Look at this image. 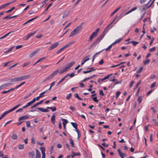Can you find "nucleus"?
<instances>
[{
	"mask_svg": "<svg viewBox=\"0 0 158 158\" xmlns=\"http://www.w3.org/2000/svg\"><path fill=\"white\" fill-rule=\"evenodd\" d=\"M36 154L35 158H41V154L37 149H36Z\"/></svg>",
	"mask_w": 158,
	"mask_h": 158,
	"instance_id": "nucleus-18",
	"label": "nucleus"
},
{
	"mask_svg": "<svg viewBox=\"0 0 158 158\" xmlns=\"http://www.w3.org/2000/svg\"><path fill=\"white\" fill-rule=\"evenodd\" d=\"M13 48V47H11V48H10L7 51H5L4 53H7L8 52H9L10 51L12 50Z\"/></svg>",
	"mask_w": 158,
	"mask_h": 158,
	"instance_id": "nucleus-56",
	"label": "nucleus"
},
{
	"mask_svg": "<svg viewBox=\"0 0 158 158\" xmlns=\"http://www.w3.org/2000/svg\"><path fill=\"white\" fill-rule=\"evenodd\" d=\"M74 43L73 42H72L67 44L65 45L63 47L61 48H60L56 52V53L57 54H58L59 53L61 52L65 48L69 47L72 44Z\"/></svg>",
	"mask_w": 158,
	"mask_h": 158,
	"instance_id": "nucleus-4",
	"label": "nucleus"
},
{
	"mask_svg": "<svg viewBox=\"0 0 158 158\" xmlns=\"http://www.w3.org/2000/svg\"><path fill=\"white\" fill-rule=\"evenodd\" d=\"M143 67H141L139 68V69L136 71V73H140L143 69Z\"/></svg>",
	"mask_w": 158,
	"mask_h": 158,
	"instance_id": "nucleus-35",
	"label": "nucleus"
},
{
	"mask_svg": "<svg viewBox=\"0 0 158 158\" xmlns=\"http://www.w3.org/2000/svg\"><path fill=\"white\" fill-rule=\"evenodd\" d=\"M69 15V13L68 12H65L64 13L62 17L63 18H65L67 17Z\"/></svg>",
	"mask_w": 158,
	"mask_h": 158,
	"instance_id": "nucleus-31",
	"label": "nucleus"
},
{
	"mask_svg": "<svg viewBox=\"0 0 158 158\" xmlns=\"http://www.w3.org/2000/svg\"><path fill=\"white\" fill-rule=\"evenodd\" d=\"M18 148H19V149H23V148H24L23 144H22V145L20 144V145H19V146H18Z\"/></svg>",
	"mask_w": 158,
	"mask_h": 158,
	"instance_id": "nucleus-46",
	"label": "nucleus"
},
{
	"mask_svg": "<svg viewBox=\"0 0 158 158\" xmlns=\"http://www.w3.org/2000/svg\"><path fill=\"white\" fill-rule=\"evenodd\" d=\"M120 94V92L119 91H118L116 92V96H115V97L116 98H118V96Z\"/></svg>",
	"mask_w": 158,
	"mask_h": 158,
	"instance_id": "nucleus-50",
	"label": "nucleus"
},
{
	"mask_svg": "<svg viewBox=\"0 0 158 158\" xmlns=\"http://www.w3.org/2000/svg\"><path fill=\"white\" fill-rule=\"evenodd\" d=\"M22 111H23L22 108H19V109L18 110H17L16 111V113H17V112H22Z\"/></svg>",
	"mask_w": 158,
	"mask_h": 158,
	"instance_id": "nucleus-61",
	"label": "nucleus"
},
{
	"mask_svg": "<svg viewBox=\"0 0 158 158\" xmlns=\"http://www.w3.org/2000/svg\"><path fill=\"white\" fill-rule=\"evenodd\" d=\"M155 50H156V47H154L150 48L149 50V51L150 52H152V51H155Z\"/></svg>",
	"mask_w": 158,
	"mask_h": 158,
	"instance_id": "nucleus-48",
	"label": "nucleus"
},
{
	"mask_svg": "<svg viewBox=\"0 0 158 158\" xmlns=\"http://www.w3.org/2000/svg\"><path fill=\"white\" fill-rule=\"evenodd\" d=\"M26 125L27 127H30V123L29 121H27V122Z\"/></svg>",
	"mask_w": 158,
	"mask_h": 158,
	"instance_id": "nucleus-49",
	"label": "nucleus"
},
{
	"mask_svg": "<svg viewBox=\"0 0 158 158\" xmlns=\"http://www.w3.org/2000/svg\"><path fill=\"white\" fill-rule=\"evenodd\" d=\"M43 101H44V100H42L41 101H40L39 102H38L37 103H36L34 104L32 106H31V109H32L36 107V106H38L39 104H42V102H43Z\"/></svg>",
	"mask_w": 158,
	"mask_h": 158,
	"instance_id": "nucleus-17",
	"label": "nucleus"
},
{
	"mask_svg": "<svg viewBox=\"0 0 158 158\" xmlns=\"http://www.w3.org/2000/svg\"><path fill=\"white\" fill-rule=\"evenodd\" d=\"M62 121H63V125H66L67 123H68V121L66 119L64 118H62Z\"/></svg>",
	"mask_w": 158,
	"mask_h": 158,
	"instance_id": "nucleus-29",
	"label": "nucleus"
},
{
	"mask_svg": "<svg viewBox=\"0 0 158 158\" xmlns=\"http://www.w3.org/2000/svg\"><path fill=\"white\" fill-rule=\"evenodd\" d=\"M12 84L11 83H8L6 84H5L1 86H0V90L4 88H5L6 87L9 86V85H11Z\"/></svg>",
	"mask_w": 158,
	"mask_h": 158,
	"instance_id": "nucleus-13",
	"label": "nucleus"
},
{
	"mask_svg": "<svg viewBox=\"0 0 158 158\" xmlns=\"http://www.w3.org/2000/svg\"><path fill=\"white\" fill-rule=\"evenodd\" d=\"M39 49H37L34 52H32L29 55L30 58L34 56L39 51Z\"/></svg>",
	"mask_w": 158,
	"mask_h": 158,
	"instance_id": "nucleus-14",
	"label": "nucleus"
},
{
	"mask_svg": "<svg viewBox=\"0 0 158 158\" xmlns=\"http://www.w3.org/2000/svg\"><path fill=\"white\" fill-rule=\"evenodd\" d=\"M59 44V43L58 42H56L55 43L51 45L48 48V49L49 50H52L53 49L57 47Z\"/></svg>",
	"mask_w": 158,
	"mask_h": 158,
	"instance_id": "nucleus-7",
	"label": "nucleus"
},
{
	"mask_svg": "<svg viewBox=\"0 0 158 158\" xmlns=\"http://www.w3.org/2000/svg\"><path fill=\"white\" fill-rule=\"evenodd\" d=\"M10 113L9 112V111H8V110H7L6 112H5L1 116V117H0V120L2 118H3V117H4L7 114H8V113Z\"/></svg>",
	"mask_w": 158,
	"mask_h": 158,
	"instance_id": "nucleus-25",
	"label": "nucleus"
},
{
	"mask_svg": "<svg viewBox=\"0 0 158 158\" xmlns=\"http://www.w3.org/2000/svg\"><path fill=\"white\" fill-rule=\"evenodd\" d=\"M36 109L42 112H48L49 111L47 109H44L41 107H38Z\"/></svg>",
	"mask_w": 158,
	"mask_h": 158,
	"instance_id": "nucleus-15",
	"label": "nucleus"
},
{
	"mask_svg": "<svg viewBox=\"0 0 158 158\" xmlns=\"http://www.w3.org/2000/svg\"><path fill=\"white\" fill-rule=\"evenodd\" d=\"M156 28L155 27H153L151 29V33H153L155 31H156Z\"/></svg>",
	"mask_w": 158,
	"mask_h": 158,
	"instance_id": "nucleus-60",
	"label": "nucleus"
},
{
	"mask_svg": "<svg viewBox=\"0 0 158 158\" xmlns=\"http://www.w3.org/2000/svg\"><path fill=\"white\" fill-rule=\"evenodd\" d=\"M104 63V61L103 59H102L99 62V64L100 65Z\"/></svg>",
	"mask_w": 158,
	"mask_h": 158,
	"instance_id": "nucleus-64",
	"label": "nucleus"
},
{
	"mask_svg": "<svg viewBox=\"0 0 158 158\" xmlns=\"http://www.w3.org/2000/svg\"><path fill=\"white\" fill-rule=\"evenodd\" d=\"M10 80V81L12 82H15L18 81L17 77L11 79Z\"/></svg>",
	"mask_w": 158,
	"mask_h": 158,
	"instance_id": "nucleus-36",
	"label": "nucleus"
},
{
	"mask_svg": "<svg viewBox=\"0 0 158 158\" xmlns=\"http://www.w3.org/2000/svg\"><path fill=\"white\" fill-rule=\"evenodd\" d=\"M52 3H51L48 5V7H47L46 10V11H47L48 10L49 8H50L52 5Z\"/></svg>",
	"mask_w": 158,
	"mask_h": 158,
	"instance_id": "nucleus-58",
	"label": "nucleus"
},
{
	"mask_svg": "<svg viewBox=\"0 0 158 158\" xmlns=\"http://www.w3.org/2000/svg\"><path fill=\"white\" fill-rule=\"evenodd\" d=\"M103 50H101V51L99 52H97L94 55V56H93V57H92V62H93L94 61V60L95 59V58L96 57V56L97 55H98V54H99V53H100L101 52L103 51Z\"/></svg>",
	"mask_w": 158,
	"mask_h": 158,
	"instance_id": "nucleus-24",
	"label": "nucleus"
},
{
	"mask_svg": "<svg viewBox=\"0 0 158 158\" xmlns=\"http://www.w3.org/2000/svg\"><path fill=\"white\" fill-rule=\"evenodd\" d=\"M55 115L54 114H53L51 117V121L52 123L54 125L55 124Z\"/></svg>",
	"mask_w": 158,
	"mask_h": 158,
	"instance_id": "nucleus-21",
	"label": "nucleus"
},
{
	"mask_svg": "<svg viewBox=\"0 0 158 158\" xmlns=\"http://www.w3.org/2000/svg\"><path fill=\"white\" fill-rule=\"evenodd\" d=\"M112 47V45H110L109 46V47L107 48H106V50L107 51H110Z\"/></svg>",
	"mask_w": 158,
	"mask_h": 158,
	"instance_id": "nucleus-53",
	"label": "nucleus"
},
{
	"mask_svg": "<svg viewBox=\"0 0 158 158\" xmlns=\"http://www.w3.org/2000/svg\"><path fill=\"white\" fill-rule=\"evenodd\" d=\"M90 55H89L88 56L85 57L82 60H84L85 62H86L90 60V58H88V57H90Z\"/></svg>",
	"mask_w": 158,
	"mask_h": 158,
	"instance_id": "nucleus-30",
	"label": "nucleus"
},
{
	"mask_svg": "<svg viewBox=\"0 0 158 158\" xmlns=\"http://www.w3.org/2000/svg\"><path fill=\"white\" fill-rule=\"evenodd\" d=\"M47 91V90H46L44 91L42 93H41L40 94V97H43V94H44Z\"/></svg>",
	"mask_w": 158,
	"mask_h": 158,
	"instance_id": "nucleus-52",
	"label": "nucleus"
},
{
	"mask_svg": "<svg viewBox=\"0 0 158 158\" xmlns=\"http://www.w3.org/2000/svg\"><path fill=\"white\" fill-rule=\"evenodd\" d=\"M102 145L104 146L107 147H108L109 145L108 144H106V143H103L102 144Z\"/></svg>",
	"mask_w": 158,
	"mask_h": 158,
	"instance_id": "nucleus-63",
	"label": "nucleus"
},
{
	"mask_svg": "<svg viewBox=\"0 0 158 158\" xmlns=\"http://www.w3.org/2000/svg\"><path fill=\"white\" fill-rule=\"evenodd\" d=\"M121 7L120 6L118 7L117 8L115 9L110 15V16H112L117 11H118L119 10Z\"/></svg>",
	"mask_w": 158,
	"mask_h": 158,
	"instance_id": "nucleus-22",
	"label": "nucleus"
},
{
	"mask_svg": "<svg viewBox=\"0 0 158 158\" xmlns=\"http://www.w3.org/2000/svg\"><path fill=\"white\" fill-rule=\"evenodd\" d=\"M150 60L149 59H146L145 60L143 61V63L145 65H146L148 64Z\"/></svg>",
	"mask_w": 158,
	"mask_h": 158,
	"instance_id": "nucleus-40",
	"label": "nucleus"
},
{
	"mask_svg": "<svg viewBox=\"0 0 158 158\" xmlns=\"http://www.w3.org/2000/svg\"><path fill=\"white\" fill-rule=\"evenodd\" d=\"M99 30L100 29L99 28L95 30V31L92 33L89 39V42L91 41L94 38L96 37L97 36Z\"/></svg>",
	"mask_w": 158,
	"mask_h": 158,
	"instance_id": "nucleus-3",
	"label": "nucleus"
},
{
	"mask_svg": "<svg viewBox=\"0 0 158 158\" xmlns=\"http://www.w3.org/2000/svg\"><path fill=\"white\" fill-rule=\"evenodd\" d=\"M71 96L72 94L71 93H70L69 94L67 95L66 98V99L67 100L69 99L71 97Z\"/></svg>",
	"mask_w": 158,
	"mask_h": 158,
	"instance_id": "nucleus-45",
	"label": "nucleus"
},
{
	"mask_svg": "<svg viewBox=\"0 0 158 158\" xmlns=\"http://www.w3.org/2000/svg\"><path fill=\"white\" fill-rule=\"evenodd\" d=\"M69 140L71 146L73 147V148H75V147L74 146V143L73 140L72 139L70 138Z\"/></svg>",
	"mask_w": 158,
	"mask_h": 158,
	"instance_id": "nucleus-27",
	"label": "nucleus"
},
{
	"mask_svg": "<svg viewBox=\"0 0 158 158\" xmlns=\"http://www.w3.org/2000/svg\"><path fill=\"white\" fill-rule=\"evenodd\" d=\"M141 80H140V81L137 82L136 85H135L134 89H135L138 87V86L141 84Z\"/></svg>",
	"mask_w": 158,
	"mask_h": 158,
	"instance_id": "nucleus-37",
	"label": "nucleus"
},
{
	"mask_svg": "<svg viewBox=\"0 0 158 158\" xmlns=\"http://www.w3.org/2000/svg\"><path fill=\"white\" fill-rule=\"evenodd\" d=\"M76 34H77V33L75 32V31L73 30L71 32L69 37H71Z\"/></svg>",
	"mask_w": 158,
	"mask_h": 158,
	"instance_id": "nucleus-33",
	"label": "nucleus"
},
{
	"mask_svg": "<svg viewBox=\"0 0 158 158\" xmlns=\"http://www.w3.org/2000/svg\"><path fill=\"white\" fill-rule=\"evenodd\" d=\"M81 26H79L76 28L74 30L75 31V32L77 33V34L80 32V31L81 30Z\"/></svg>",
	"mask_w": 158,
	"mask_h": 158,
	"instance_id": "nucleus-12",
	"label": "nucleus"
},
{
	"mask_svg": "<svg viewBox=\"0 0 158 158\" xmlns=\"http://www.w3.org/2000/svg\"><path fill=\"white\" fill-rule=\"evenodd\" d=\"M110 25H109V24L106 27V28L104 30V31L102 32V34H104V36L105 35L106 33L107 32V31L110 29L111 28H112L113 26H111L110 27Z\"/></svg>",
	"mask_w": 158,
	"mask_h": 158,
	"instance_id": "nucleus-10",
	"label": "nucleus"
},
{
	"mask_svg": "<svg viewBox=\"0 0 158 158\" xmlns=\"http://www.w3.org/2000/svg\"><path fill=\"white\" fill-rule=\"evenodd\" d=\"M18 81L27 79L30 77V75H27L23 76L20 77H17Z\"/></svg>",
	"mask_w": 158,
	"mask_h": 158,
	"instance_id": "nucleus-6",
	"label": "nucleus"
},
{
	"mask_svg": "<svg viewBox=\"0 0 158 158\" xmlns=\"http://www.w3.org/2000/svg\"><path fill=\"white\" fill-rule=\"evenodd\" d=\"M72 154L74 155V156H80L81 155V153H75L73 151H72Z\"/></svg>",
	"mask_w": 158,
	"mask_h": 158,
	"instance_id": "nucleus-39",
	"label": "nucleus"
},
{
	"mask_svg": "<svg viewBox=\"0 0 158 158\" xmlns=\"http://www.w3.org/2000/svg\"><path fill=\"white\" fill-rule=\"evenodd\" d=\"M99 94L102 96H104V94L103 93L102 90H99Z\"/></svg>",
	"mask_w": 158,
	"mask_h": 158,
	"instance_id": "nucleus-47",
	"label": "nucleus"
},
{
	"mask_svg": "<svg viewBox=\"0 0 158 158\" xmlns=\"http://www.w3.org/2000/svg\"><path fill=\"white\" fill-rule=\"evenodd\" d=\"M110 25H109V24L106 27V28L104 30V31L102 32V34H104V36L105 35L106 33L107 32V31L110 29L111 28H112L113 26H111L110 27Z\"/></svg>",
	"mask_w": 158,
	"mask_h": 158,
	"instance_id": "nucleus-9",
	"label": "nucleus"
},
{
	"mask_svg": "<svg viewBox=\"0 0 158 158\" xmlns=\"http://www.w3.org/2000/svg\"><path fill=\"white\" fill-rule=\"evenodd\" d=\"M74 64L75 62L74 61H72L70 63H69L68 65L66 66L64 69L59 72V74L61 75L64 73L65 72L67 71L68 70L70 69V68Z\"/></svg>",
	"mask_w": 158,
	"mask_h": 158,
	"instance_id": "nucleus-1",
	"label": "nucleus"
},
{
	"mask_svg": "<svg viewBox=\"0 0 158 158\" xmlns=\"http://www.w3.org/2000/svg\"><path fill=\"white\" fill-rule=\"evenodd\" d=\"M29 155L32 158H34L35 156V153L34 151H32L29 152Z\"/></svg>",
	"mask_w": 158,
	"mask_h": 158,
	"instance_id": "nucleus-23",
	"label": "nucleus"
},
{
	"mask_svg": "<svg viewBox=\"0 0 158 158\" xmlns=\"http://www.w3.org/2000/svg\"><path fill=\"white\" fill-rule=\"evenodd\" d=\"M112 75V74H109V75H108L107 76L105 77L104 78V79H105V80H106V79H108V78H109V77H110V76Z\"/></svg>",
	"mask_w": 158,
	"mask_h": 158,
	"instance_id": "nucleus-54",
	"label": "nucleus"
},
{
	"mask_svg": "<svg viewBox=\"0 0 158 158\" xmlns=\"http://www.w3.org/2000/svg\"><path fill=\"white\" fill-rule=\"evenodd\" d=\"M71 123L74 128L76 129L77 128L78 125L77 123H75L71 122Z\"/></svg>",
	"mask_w": 158,
	"mask_h": 158,
	"instance_id": "nucleus-28",
	"label": "nucleus"
},
{
	"mask_svg": "<svg viewBox=\"0 0 158 158\" xmlns=\"http://www.w3.org/2000/svg\"><path fill=\"white\" fill-rule=\"evenodd\" d=\"M59 70L58 69L54 71L50 75L46 78V80L49 81V80L51 79L55 75H56L57 73L59 72Z\"/></svg>",
	"mask_w": 158,
	"mask_h": 158,
	"instance_id": "nucleus-5",
	"label": "nucleus"
},
{
	"mask_svg": "<svg viewBox=\"0 0 158 158\" xmlns=\"http://www.w3.org/2000/svg\"><path fill=\"white\" fill-rule=\"evenodd\" d=\"M15 8V7H13L10 9L6 11L5 12H6V13H10V12H11Z\"/></svg>",
	"mask_w": 158,
	"mask_h": 158,
	"instance_id": "nucleus-41",
	"label": "nucleus"
},
{
	"mask_svg": "<svg viewBox=\"0 0 158 158\" xmlns=\"http://www.w3.org/2000/svg\"><path fill=\"white\" fill-rule=\"evenodd\" d=\"M40 150L41 151L42 153H45V148L44 147H41L40 148Z\"/></svg>",
	"mask_w": 158,
	"mask_h": 158,
	"instance_id": "nucleus-38",
	"label": "nucleus"
},
{
	"mask_svg": "<svg viewBox=\"0 0 158 158\" xmlns=\"http://www.w3.org/2000/svg\"><path fill=\"white\" fill-rule=\"evenodd\" d=\"M29 64H30V62H26V63H24L23 64V67H24L28 65Z\"/></svg>",
	"mask_w": 158,
	"mask_h": 158,
	"instance_id": "nucleus-62",
	"label": "nucleus"
},
{
	"mask_svg": "<svg viewBox=\"0 0 158 158\" xmlns=\"http://www.w3.org/2000/svg\"><path fill=\"white\" fill-rule=\"evenodd\" d=\"M65 145L68 149L69 150H70V147L69 144L68 143H65Z\"/></svg>",
	"mask_w": 158,
	"mask_h": 158,
	"instance_id": "nucleus-59",
	"label": "nucleus"
},
{
	"mask_svg": "<svg viewBox=\"0 0 158 158\" xmlns=\"http://www.w3.org/2000/svg\"><path fill=\"white\" fill-rule=\"evenodd\" d=\"M138 101L139 103H140L142 101V98L141 96L138 97Z\"/></svg>",
	"mask_w": 158,
	"mask_h": 158,
	"instance_id": "nucleus-55",
	"label": "nucleus"
},
{
	"mask_svg": "<svg viewBox=\"0 0 158 158\" xmlns=\"http://www.w3.org/2000/svg\"><path fill=\"white\" fill-rule=\"evenodd\" d=\"M12 138L13 139H17V135L16 134H13L12 136Z\"/></svg>",
	"mask_w": 158,
	"mask_h": 158,
	"instance_id": "nucleus-42",
	"label": "nucleus"
},
{
	"mask_svg": "<svg viewBox=\"0 0 158 158\" xmlns=\"http://www.w3.org/2000/svg\"><path fill=\"white\" fill-rule=\"evenodd\" d=\"M37 17H38L37 16H36V17H35L34 18H33L32 19H31L29 20H28L27 21V22H28L29 23L30 22L33 21V20L35 19Z\"/></svg>",
	"mask_w": 158,
	"mask_h": 158,
	"instance_id": "nucleus-51",
	"label": "nucleus"
},
{
	"mask_svg": "<svg viewBox=\"0 0 158 158\" xmlns=\"http://www.w3.org/2000/svg\"><path fill=\"white\" fill-rule=\"evenodd\" d=\"M122 40V38H120L118 39L115 40V42H116V43H119L120 42V41Z\"/></svg>",
	"mask_w": 158,
	"mask_h": 158,
	"instance_id": "nucleus-57",
	"label": "nucleus"
},
{
	"mask_svg": "<svg viewBox=\"0 0 158 158\" xmlns=\"http://www.w3.org/2000/svg\"><path fill=\"white\" fill-rule=\"evenodd\" d=\"M130 43H132L134 46H135L137 44H139V42L134 41H132L128 42L126 44H128Z\"/></svg>",
	"mask_w": 158,
	"mask_h": 158,
	"instance_id": "nucleus-20",
	"label": "nucleus"
},
{
	"mask_svg": "<svg viewBox=\"0 0 158 158\" xmlns=\"http://www.w3.org/2000/svg\"><path fill=\"white\" fill-rule=\"evenodd\" d=\"M104 36V34H101L100 36L97 38L94 42L91 44L92 46L93 47L94 45L97 44L99 43L102 40Z\"/></svg>",
	"mask_w": 158,
	"mask_h": 158,
	"instance_id": "nucleus-2",
	"label": "nucleus"
},
{
	"mask_svg": "<svg viewBox=\"0 0 158 158\" xmlns=\"http://www.w3.org/2000/svg\"><path fill=\"white\" fill-rule=\"evenodd\" d=\"M17 108H18L17 107V106H15L12 109H10V110H8V111H9V112H11L14 110H15Z\"/></svg>",
	"mask_w": 158,
	"mask_h": 158,
	"instance_id": "nucleus-43",
	"label": "nucleus"
},
{
	"mask_svg": "<svg viewBox=\"0 0 158 158\" xmlns=\"http://www.w3.org/2000/svg\"><path fill=\"white\" fill-rule=\"evenodd\" d=\"M47 57H44L39 59L35 63L33 64V65L34 66L37 63H39V62H40L41 61L45 59H46L47 58Z\"/></svg>",
	"mask_w": 158,
	"mask_h": 158,
	"instance_id": "nucleus-19",
	"label": "nucleus"
},
{
	"mask_svg": "<svg viewBox=\"0 0 158 158\" xmlns=\"http://www.w3.org/2000/svg\"><path fill=\"white\" fill-rule=\"evenodd\" d=\"M117 151L118 152V154H121L123 156H124V157L126 156V154L125 153H122L121 152V150L120 149H118L117 150Z\"/></svg>",
	"mask_w": 158,
	"mask_h": 158,
	"instance_id": "nucleus-26",
	"label": "nucleus"
},
{
	"mask_svg": "<svg viewBox=\"0 0 158 158\" xmlns=\"http://www.w3.org/2000/svg\"><path fill=\"white\" fill-rule=\"evenodd\" d=\"M8 6V3L6 4H3L0 6L1 9L6 8V6Z\"/></svg>",
	"mask_w": 158,
	"mask_h": 158,
	"instance_id": "nucleus-34",
	"label": "nucleus"
},
{
	"mask_svg": "<svg viewBox=\"0 0 158 158\" xmlns=\"http://www.w3.org/2000/svg\"><path fill=\"white\" fill-rule=\"evenodd\" d=\"M29 117V115L27 114L25 116L20 117L19 118V121H21L22 120H25L28 119Z\"/></svg>",
	"mask_w": 158,
	"mask_h": 158,
	"instance_id": "nucleus-8",
	"label": "nucleus"
},
{
	"mask_svg": "<svg viewBox=\"0 0 158 158\" xmlns=\"http://www.w3.org/2000/svg\"><path fill=\"white\" fill-rule=\"evenodd\" d=\"M93 100L96 102L98 103L99 101L97 99V97H95L92 98Z\"/></svg>",
	"mask_w": 158,
	"mask_h": 158,
	"instance_id": "nucleus-44",
	"label": "nucleus"
},
{
	"mask_svg": "<svg viewBox=\"0 0 158 158\" xmlns=\"http://www.w3.org/2000/svg\"><path fill=\"white\" fill-rule=\"evenodd\" d=\"M36 32V31H35L33 33H31L27 35L26 36V38L24 40H26L28 39L31 36L35 34Z\"/></svg>",
	"mask_w": 158,
	"mask_h": 158,
	"instance_id": "nucleus-11",
	"label": "nucleus"
},
{
	"mask_svg": "<svg viewBox=\"0 0 158 158\" xmlns=\"http://www.w3.org/2000/svg\"><path fill=\"white\" fill-rule=\"evenodd\" d=\"M88 69H90V70H87L86 71H84L83 72V73H90L93 71H95L96 70V69H94V68H88Z\"/></svg>",
	"mask_w": 158,
	"mask_h": 158,
	"instance_id": "nucleus-16",
	"label": "nucleus"
},
{
	"mask_svg": "<svg viewBox=\"0 0 158 158\" xmlns=\"http://www.w3.org/2000/svg\"><path fill=\"white\" fill-rule=\"evenodd\" d=\"M47 109H50L51 110H52V111H54L55 110H56V107H47Z\"/></svg>",
	"mask_w": 158,
	"mask_h": 158,
	"instance_id": "nucleus-32",
	"label": "nucleus"
}]
</instances>
